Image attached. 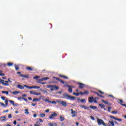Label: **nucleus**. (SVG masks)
I'll return each instance as SVG.
<instances>
[{
  "instance_id": "41",
  "label": "nucleus",
  "mask_w": 126,
  "mask_h": 126,
  "mask_svg": "<svg viewBox=\"0 0 126 126\" xmlns=\"http://www.w3.org/2000/svg\"><path fill=\"white\" fill-rule=\"evenodd\" d=\"M49 103H51V104H57V102L55 101H49Z\"/></svg>"
},
{
  "instance_id": "32",
  "label": "nucleus",
  "mask_w": 126,
  "mask_h": 126,
  "mask_svg": "<svg viewBox=\"0 0 126 126\" xmlns=\"http://www.w3.org/2000/svg\"><path fill=\"white\" fill-rule=\"evenodd\" d=\"M99 106L101 107V108H105V105L103 104H99Z\"/></svg>"
},
{
  "instance_id": "57",
  "label": "nucleus",
  "mask_w": 126,
  "mask_h": 126,
  "mask_svg": "<svg viewBox=\"0 0 126 126\" xmlns=\"http://www.w3.org/2000/svg\"><path fill=\"white\" fill-rule=\"evenodd\" d=\"M111 109H112V108H111V107H108V112H111Z\"/></svg>"
},
{
  "instance_id": "34",
  "label": "nucleus",
  "mask_w": 126,
  "mask_h": 126,
  "mask_svg": "<svg viewBox=\"0 0 126 126\" xmlns=\"http://www.w3.org/2000/svg\"><path fill=\"white\" fill-rule=\"evenodd\" d=\"M35 101H39V99H38L37 98H34L32 100V102H35Z\"/></svg>"
},
{
  "instance_id": "1",
  "label": "nucleus",
  "mask_w": 126,
  "mask_h": 126,
  "mask_svg": "<svg viewBox=\"0 0 126 126\" xmlns=\"http://www.w3.org/2000/svg\"><path fill=\"white\" fill-rule=\"evenodd\" d=\"M8 82L10 83H12V81L10 80V78H8V81H4L2 79H0V83L3 85V86H9V84H8Z\"/></svg>"
},
{
  "instance_id": "7",
  "label": "nucleus",
  "mask_w": 126,
  "mask_h": 126,
  "mask_svg": "<svg viewBox=\"0 0 126 126\" xmlns=\"http://www.w3.org/2000/svg\"><path fill=\"white\" fill-rule=\"evenodd\" d=\"M71 114H72V118H75V117H76L77 115V112H76V111H73V109H71Z\"/></svg>"
},
{
  "instance_id": "25",
  "label": "nucleus",
  "mask_w": 126,
  "mask_h": 126,
  "mask_svg": "<svg viewBox=\"0 0 126 126\" xmlns=\"http://www.w3.org/2000/svg\"><path fill=\"white\" fill-rule=\"evenodd\" d=\"M1 93H3V94H6V95H8V92L7 91H3L1 92Z\"/></svg>"
},
{
  "instance_id": "64",
  "label": "nucleus",
  "mask_w": 126,
  "mask_h": 126,
  "mask_svg": "<svg viewBox=\"0 0 126 126\" xmlns=\"http://www.w3.org/2000/svg\"><path fill=\"white\" fill-rule=\"evenodd\" d=\"M13 124L14 125H16V121L14 120V122H13Z\"/></svg>"
},
{
  "instance_id": "51",
  "label": "nucleus",
  "mask_w": 126,
  "mask_h": 126,
  "mask_svg": "<svg viewBox=\"0 0 126 126\" xmlns=\"http://www.w3.org/2000/svg\"><path fill=\"white\" fill-rule=\"evenodd\" d=\"M8 119H11V118H12L11 114H9L8 116Z\"/></svg>"
},
{
  "instance_id": "44",
  "label": "nucleus",
  "mask_w": 126,
  "mask_h": 126,
  "mask_svg": "<svg viewBox=\"0 0 126 126\" xmlns=\"http://www.w3.org/2000/svg\"><path fill=\"white\" fill-rule=\"evenodd\" d=\"M90 118H91V120H92V121H95V118H94V117L91 116L90 117Z\"/></svg>"
},
{
  "instance_id": "47",
  "label": "nucleus",
  "mask_w": 126,
  "mask_h": 126,
  "mask_svg": "<svg viewBox=\"0 0 126 126\" xmlns=\"http://www.w3.org/2000/svg\"><path fill=\"white\" fill-rule=\"evenodd\" d=\"M52 85H47V88H50L51 89Z\"/></svg>"
},
{
  "instance_id": "17",
  "label": "nucleus",
  "mask_w": 126,
  "mask_h": 126,
  "mask_svg": "<svg viewBox=\"0 0 126 126\" xmlns=\"http://www.w3.org/2000/svg\"><path fill=\"white\" fill-rule=\"evenodd\" d=\"M90 108H91V109H95V110H98V107H97L96 106L90 105Z\"/></svg>"
},
{
  "instance_id": "54",
  "label": "nucleus",
  "mask_w": 126,
  "mask_h": 126,
  "mask_svg": "<svg viewBox=\"0 0 126 126\" xmlns=\"http://www.w3.org/2000/svg\"><path fill=\"white\" fill-rule=\"evenodd\" d=\"M44 78V80H48V79H50V78H49V77H45V78Z\"/></svg>"
},
{
  "instance_id": "42",
  "label": "nucleus",
  "mask_w": 126,
  "mask_h": 126,
  "mask_svg": "<svg viewBox=\"0 0 126 126\" xmlns=\"http://www.w3.org/2000/svg\"><path fill=\"white\" fill-rule=\"evenodd\" d=\"M116 121H118V122H122V121H123V120L121 119H118L116 118V119L115 120Z\"/></svg>"
},
{
  "instance_id": "36",
  "label": "nucleus",
  "mask_w": 126,
  "mask_h": 126,
  "mask_svg": "<svg viewBox=\"0 0 126 126\" xmlns=\"http://www.w3.org/2000/svg\"><path fill=\"white\" fill-rule=\"evenodd\" d=\"M26 69H28V70H33V69L31 67H27L26 68Z\"/></svg>"
},
{
  "instance_id": "48",
  "label": "nucleus",
  "mask_w": 126,
  "mask_h": 126,
  "mask_svg": "<svg viewBox=\"0 0 126 126\" xmlns=\"http://www.w3.org/2000/svg\"><path fill=\"white\" fill-rule=\"evenodd\" d=\"M60 76L61 77H64V78H65L66 79H67L68 78H67V77L65 76H63V75H60Z\"/></svg>"
},
{
  "instance_id": "21",
  "label": "nucleus",
  "mask_w": 126,
  "mask_h": 126,
  "mask_svg": "<svg viewBox=\"0 0 126 126\" xmlns=\"http://www.w3.org/2000/svg\"><path fill=\"white\" fill-rule=\"evenodd\" d=\"M29 76L27 75H21V77H24V78H28Z\"/></svg>"
},
{
  "instance_id": "14",
  "label": "nucleus",
  "mask_w": 126,
  "mask_h": 126,
  "mask_svg": "<svg viewBox=\"0 0 126 126\" xmlns=\"http://www.w3.org/2000/svg\"><path fill=\"white\" fill-rule=\"evenodd\" d=\"M117 101L118 102V103H119V104H121V105H122V104L124 103V101L120 99H117Z\"/></svg>"
},
{
  "instance_id": "23",
  "label": "nucleus",
  "mask_w": 126,
  "mask_h": 126,
  "mask_svg": "<svg viewBox=\"0 0 126 126\" xmlns=\"http://www.w3.org/2000/svg\"><path fill=\"white\" fill-rule=\"evenodd\" d=\"M60 122H63V121H64V117L63 116H60Z\"/></svg>"
},
{
  "instance_id": "39",
  "label": "nucleus",
  "mask_w": 126,
  "mask_h": 126,
  "mask_svg": "<svg viewBox=\"0 0 126 126\" xmlns=\"http://www.w3.org/2000/svg\"><path fill=\"white\" fill-rule=\"evenodd\" d=\"M93 102H94V103H95L96 104H97V103H98V102H97V100H96V97H95L94 98Z\"/></svg>"
},
{
  "instance_id": "2",
  "label": "nucleus",
  "mask_w": 126,
  "mask_h": 126,
  "mask_svg": "<svg viewBox=\"0 0 126 126\" xmlns=\"http://www.w3.org/2000/svg\"><path fill=\"white\" fill-rule=\"evenodd\" d=\"M63 97H62V98H64L65 99H67V100H74L75 99V97L74 96H71L67 94H63Z\"/></svg>"
},
{
  "instance_id": "26",
  "label": "nucleus",
  "mask_w": 126,
  "mask_h": 126,
  "mask_svg": "<svg viewBox=\"0 0 126 126\" xmlns=\"http://www.w3.org/2000/svg\"><path fill=\"white\" fill-rule=\"evenodd\" d=\"M45 116H46V115H45V114H44V113H41L39 115L40 118H44V117H45Z\"/></svg>"
},
{
  "instance_id": "58",
  "label": "nucleus",
  "mask_w": 126,
  "mask_h": 126,
  "mask_svg": "<svg viewBox=\"0 0 126 126\" xmlns=\"http://www.w3.org/2000/svg\"><path fill=\"white\" fill-rule=\"evenodd\" d=\"M48 125H49V126H54V124H52V123H49V124H48Z\"/></svg>"
},
{
  "instance_id": "35",
  "label": "nucleus",
  "mask_w": 126,
  "mask_h": 126,
  "mask_svg": "<svg viewBox=\"0 0 126 126\" xmlns=\"http://www.w3.org/2000/svg\"><path fill=\"white\" fill-rule=\"evenodd\" d=\"M84 94L85 95H88V94H89V92H88V91H85L84 93Z\"/></svg>"
},
{
  "instance_id": "20",
  "label": "nucleus",
  "mask_w": 126,
  "mask_h": 126,
  "mask_svg": "<svg viewBox=\"0 0 126 126\" xmlns=\"http://www.w3.org/2000/svg\"><path fill=\"white\" fill-rule=\"evenodd\" d=\"M80 99H78V100H80ZM80 101L81 102V103H86V100H85V99L83 98L82 99H80Z\"/></svg>"
},
{
  "instance_id": "22",
  "label": "nucleus",
  "mask_w": 126,
  "mask_h": 126,
  "mask_svg": "<svg viewBox=\"0 0 126 126\" xmlns=\"http://www.w3.org/2000/svg\"><path fill=\"white\" fill-rule=\"evenodd\" d=\"M109 123L112 126H115V123H114L113 121H109Z\"/></svg>"
},
{
  "instance_id": "50",
  "label": "nucleus",
  "mask_w": 126,
  "mask_h": 126,
  "mask_svg": "<svg viewBox=\"0 0 126 126\" xmlns=\"http://www.w3.org/2000/svg\"><path fill=\"white\" fill-rule=\"evenodd\" d=\"M41 91H42V92H44V93H46V94H48V92H47L46 91L41 90Z\"/></svg>"
},
{
  "instance_id": "15",
  "label": "nucleus",
  "mask_w": 126,
  "mask_h": 126,
  "mask_svg": "<svg viewBox=\"0 0 126 126\" xmlns=\"http://www.w3.org/2000/svg\"><path fill=\"white\" fill-rule=\"evenodd\" d=\"M101 101L103 102V103H104V104H106L107 105H111V103L108 102V101H106L104 100H101Z\"/></svg>"
},
{
  "instance_id": "52",
  "label": "nucleus",
  "mask_w": 126,
  "mask_h": 126,
  "mask_svg": "<svg viewBox=\"0 0 126 126\" xmlns=\"http://www.w3.org/2000/svg\"><path fill=\"white\" fill-rule=\"evenodd\" d=\"M44 101H45V102H47L48 103H50V102L51 101L49 100L48 99H45L44 100Z\"/></svg>"
},
{
  "instance_id": "31",
  "label": "nucleus",
  "mask_w": 126,
  "mask_h": 126,
  "mask_svg": "<svg viewBox=\"0 0 126 126\" xmlns=\"http://www.w3.org/2000/svg\"><path fill=\"white\" fill-rule=\"evenodd\" d=\"M35 93H36V92H34V91L30 92V94H33V95H35Z\"/></svg>"
},
{
  "instance_id": "63",
  "label": "nucleus",
  "mask_w": 126,
  "mask_h": 126,
  "mask_svg": "<svg viewBox=\"0 0 126 126\" xmlns=\"http://www.w3.org/2000/svg\"><path fill=\"white\" fill-rule=\"evenodd\" d=\"M22 96V97H26V96H27V95L26 94H23Z\"/></svg>"
},
{
  "instance_id": "37",
  "label": "nucleus",
  "mask_w": 126,
  "mask_h": 126,
  "mask_svg": "<svg viewBox=\"0 0 126 126\" xmlns=\"http://www.w3.org/2000/svg\"><path fill=\"white\" fill-rule=\"evenodd\" d=\"M73 95H75V96H79V94L78 93H73Z\"/></svg>"
},
{
  "instance_id": "53",
  "label": "nucleus",
  "mask_w": 126,
  "mask_h": 126,
  "mask_svg": "<svg viewBox=\"0 0 126 126\" xmlns=\"http://www.w3.org/2000/svg\"><path fill=\"white\" fill-rule=\"evenodd\" d=\"M17 74H19L20 76H21V75H23L22 74H21V72H17Z\"/></svg>"
},
{
  "instance_id": "16",
  "label": "nucleus",
  "mask_w": 126,
  "mask_h": 126,
  "mask_svg": "<svg viewBox=\"0 0 126 126\" xmlns=\"http://www.w3.org/2000/svg\"><path fill=\"white\" fill-rule=\"evenodd\" d=\"M17 88H19V89H23L24 87L22 86V85H18L17 86Z\"/></svg>"
},
{
  "instance_id": "13",
  "label": "nucleus",
  "mask_w": 126,
  "mask_h": 126,
  "mask_svg": "<svg viewBox=\"0 0 126 126\" xmlns=\"http://www.w3.org/2000/svg\"><path fill=\"white\" fill-rule=\"evenodd\" d=\"M6 120V118L5 117V116L4 117H2L1 118H0V122H3Z\"/></svg>"
},
{
  "instance_id": "19",
  "label": "nucleus",
  "mask_w": 126,
  "mask_h": 126,
  "mask_svg": "<svg viewBox=\"0 0 126 126\" xmlns=\"http://www.w3.org/2000/svg\"><path fill=\"white\" fill-rule=\"evenodd\" d=\"M79 88H83L84 86H85V85L80 83H79Z\"/></svg>"
},
{
  "instance_id": "6",
  "label": "nucleus",
  "mask_w": 126,
  "mask_h": 126,
  "mask_svg": "<svg viewBox=\"0 0 126 126\" xmlns=\"http://www.w3.org/2000/svg\"><path fill=\"white\" fill-rule=\"evenodd\" d=\"M59 90V87L56 85H52L51 86V89H50L51 91H55V90Z\"/></svg>"
},
{
  "instance_id": "59",
  "label": "nucleus",
  "mask_w": 126,
  "mask_h": 126,
  "mask_svg": "<svg viewBox=\"0 0 126 126\" xmlns=\"http://www.w3.org/2000/svg\"><path fill=\"white\" fill-rule=\"evenodd\" d=\"M38 121L40 122V123H43V120L41 119H39Z\"/></svg>"
},
{
  "instance_id": "45",
  "label": "nucleus",
  "mask_w": 126,
  "mask_h": 126,
  "mask_svg": "<svg viewBox=\"0 0 126 126\" xmlns=\"http://www.w3.org/2000/svg\"><path fill=\"white\" fill-rule=\"evenodd\" d=\"M34 95H36V96H38L39 95H41V93L35 92V94Z\"/></svg>"
},
{
  "instance_id": "62",
  "label": "nucleus",
  "mask_w": 126,
  "mask_h": 126,
  "mask_svg": "<svg viewBox=\"0 0 126 126\" xmlns=\"http://www.w3.org/2000/svg\"><path fill=\"white\" fill-rule=\"evenodd\" d=\"M33 117L37 118V114H33Z\"/></svg>"
},
{
  "instance_id": "40",
  "label": "nucleus",
  "mask_w": 126,
  "mask_h": 126,
  "mask_svg": "<svg viewBox=\"0 0 126 126\" xmlns=\"http://www.w3.org/2000/svg\"><path fill=\"white\" fill-rule=\"evenodd\" d=\"M38 78H40V76H37L33 77V79H38Z\"/></svg>"
},
{
  "instance_id": "38",
  "label": "nucleus",
  "mask_w": 126,
  "mask_h": 126,
  "mask_svg": "<svg viewBox=\"0 0 126 126\" xmlns=\"http://www.w3.org/2000/svg\"><path fill=\"white\" fill-rule=\"evenodd\" d=\"M110 118H111V119H113V120H116L117 119V118L114 117L113 116L110 115Z\"/></svg>"
},
{
  "instance_id": "61",
  "label": "nucleus",
  "mask_w": 126,
  "mask_h": 126,
  "mask_svg": "<svg viewBox=\"0 0 126 126\" xmlns=\"http://www.w3.org/2000/svg\"><path fill=\"white\" fill-rule=\"evenodd\" d=\"M42 98H43V96H40L38 100H39V101H40V100H41Z\"/></svg>"
},
{
  "instance_id": "30",
  "label": "nucleus",
  "mask_w": 126,
  "mask_h": 126,
  "mask_svg": "<svg viewBox=\"0 0 126 126\" xmlns=\"http://www.w3.org/2000/svg\"><path fill=\"white\" fill-rule=\"evenodd\" d=\"M15 68L16 70H18V69H19V67L17 65H15Z\"/></svg>"
},
{
  "instance_id": "55",
  "label": "nucleus",
  "mask_w": 126,
  "mask_h": 126,
  "mask_svg": "<svg viewBox=\"0 0 126 126\" xmlns=\"http://www.w3.org/2000/svg\"><path fill=\"white\" fill-rule=\"evenodd\" d=\"M112 114H118V111H112Z\"/></svg>"
},
{
  "instance_id": "5",
  "label": "nucleus",
  "mask_w": 126,
  "mask_h": 126,
  "mask_svg": "<svg viewBox=\"0 0 126 126\" xmlns=\"http://www.w3.org/2000/svg\"><path fill=\"white\" fill-rule=\"evenodd\" d=\"M57 103H59V104L62 105L63 107H66V102L60 100H57Z\"/></svg>"
},
{
  "instance_id": "3",
  "label": "nucleus",
  "mask_w": 126,
  "mask_h": 126,
  "mask_svg": "<svg viewBox=\"0 0 126 126\" xmlns=\"http://www.w3.org/2000/svg\"><path fill=\"white\" fill-rule=\"evenodd\" d=\"M97 124L98 126H107V124H105V122L103 120L98 119V118H97Z\"/></svg>"
},
{
  "instance_id": "49",
  "label": "nucleus",
  "mask_w": 126,
  "mask_h": 126,
  "mask_svg": "<svg viewBox=\"0 0 126 126\" xmlns=\"http://www.w3.org/2000/svg\"><path fill=\"white\" fill-rule=\"evenodd\" d=\"M22 96L18 97L17 99L18 100H22Z\"/></svg>"
},
{
  "instance_id": "28",
  "label": "nucleus",
  "mask_w": 126,
  "mask_h": 126,
  "mask_svg": "<svg viewBox=\"0 0 126 126\" xmlns=\"http://www.w3.org/2000/svg\"><path fill=\"white\" fill-rule=\"evenodd\" d=\"M7 65H8V66H11L13 65V63H7Z\"/></svg>"
},
{
  "instance_id": "10",
  "label": "nucleus",
  "mask_w": 126,
  "mask_h": 126,
  "mask_svg": "<svg viewBox=\"0 0 126 126\" xmlns=\"http://www.w3.org/2000/svg\"><path fill=\"white\" fill-rule=\"evenodd\" d=\"M66 87L68 88V92H69L70 93H72V89L71 88V86L66 85Z\"/></svg>"
},
{
  "instance_id": "60",
  "label": "nucleus",
  "mask_w": 126,
  "mask_h": 126,
  "mask_svg": "<svg viewBox=\"0 0 126 126\" xmlns=\"http://www.w3.org/2000/svg\"><path fill=\"white\" fill-rule=\"evenodd\" d=\"M7 112H8V110H4L3 111V113H7Z\"/></svg>"
},
{
  "instance_id": "43",
  "label": "nucleus",
  "mask_w": 126,
  "mask_h": 126,
  "mask_svg": "<svg viewBox=\"0 0 126 126\" xmlns=\"http://www.w3.org/2000/svg\"><path fill=\"white\" fill-rule=\"evenodd\" d=\"M8 103V100H7V99H6V100H5V106H7Z\"/></svg>"
},
{
  "instance_id": "12",
  "label": "nucleus",
  "mask_w": 126,
  "mask_h": 126,
  "mask_svg": "<svg viewBox=\"0 0 126 126\" xmlns=\"http://www.w3.org/2000/svg\"><path fill=\"white\" fill-rule=\"evenodd\" d=\"M94 100V97L93 96L89 97V103H93Z\"/></svg>"
},
{
  "instance_id": "9",
  "label": "nucleus",
  "mask_w": 126,
  "mask_h": 126,
  "mask_svg": "<svg viewBox=\"0 0 126 126\" xmlns=\"http://www.w3.org/2000/svg\"><path fill=\"white\" fill-rule=\"evenodd\" d=\"M53 78H55V79H56V80H58V81H59V82H61L63 84H64V82H63V81L61 80V79H60L58 77H53Z\"/></svg>"
},
{
  "instance_id": "27",
  "label": "nucleus",
  "mask_w": 126,
  "mask_h": 126,
  "mask_svg": "<svg viewBox=\"0 0 126 126\" xmlns=\"http://www.w3.org/2000/svg\"><path fill=\"white\" fill-rule=\"evenodd\" d=\"M25 114L26 115H29V112H28V109H25Z\"/></svg>"
},
{
  "instance_id": "46",
  "label": "nucleus",
  "mask_w": 126,
  "mask_h": 126,
  "mask_svg": "<svg viewBox=\"0 0 126 126\" xmlns=\"http://www.w3.org/2000/svg\"><path fill=\"white\" fill-rule=\"evenodd\" d=\"M9 102H10V104H11V105H13V103H14V101H13V100H9Z\"/></svg>"
},
{
  "instance_id": "24",
  "label": "nucleus",
  "mask_w": 126,
  "mask_h": 126,
  "mask_svg": "<svg viewBox=\"0 0 126 126\" xmlns=\"http://www.w3.org/2000/svg\"><path fill=\"white\" fill-rule=\"evenodd\" d=\"M5 74L2 72V71L0 70V76H4Z\"/></svg>"
},
{
  "instance_id": "8",
  "label": "nucleus",
  "mask_w": 126,
  "mask_h": 126,
  "mask_svg": "<svg viewBox=\"0 0 126 126\" xmlns=\"http://www.w3.org/2000/svg\"><path fill=\"white\" fill-rule=\"evenodd\" d=\"M57 116H58L57 113H53L50 116H49V119H50V120H54V117H57Z\"/></svg>"
},
{
  "instance_id": "29",
  "label": "nucleus",
  "mask_w": 126,
  "mask_h": 126,
  "mask_svg": "<svg viewBox=\"0 0 126 126\" xmlns=\"http://www.w3.org/2000/svg\"><path fill=\"white\" fill-rule=\"evenodd\" d=\"M36 82H37V83H40V84L42 83V82H41V80H40V79H36Z\"/></svg>"
},
{
  "instance_id": "11",
  "label": "nucleus",
  "mask_w": 126,
  "mask_h": 126,
  "mask_svg": "<svg viewBox=\"0 0 126 126\" xmlns=\"http://www.w3.org/2000/svg\"><path fill=\"white\" fill-rule=\"evenodd\" d=\"M9 92L11 94H13V95H17V94H19L20 93V92L19 91H14V92L9 91Z\"/></svg>"
},
{
  "instance_id": "18",
  "label": "nucleus",
  "mask_w": 126,
  "mask_h": 126,
  "mask_svg": "<svg viewBox=\"0 0 126 126\" xmlns=\"http://www.w3.org/2000/svg\"><path fill=\"white\" fill-rule=\"evenodd\" d=\"M81 107L83 108V109H85V110H89V107H88V106L82 105Z\"/></svg>"
},
{
  "instance_id": "56",
  "label": "nucleus",
  "mask_w": 126,
  "mask_h": 126,
  "mask_svg": "<svg viewBox=\"0 0 126 126\" xmlns=\"http://www.w3.org/2000/svg\"><path fill=\"white\" fill-rule=\"evenodd\" d=\"M1 99H2V100H5V97L4 96H1Z\"/></svg>"
},
{
  "instance_id": "33",
  "label": "nucleus",
  "mask_w": 126,
  "mask_h": 126,
  "mask_svg": "<svg viewBox=\"0 0 126 126\" xmlns=\"http://www.w3.org/2000/svg\"><path fill=\"white\" fill-rule=\"evenodd\" d=\"M0 105H1L2 107H6V106L4 104H3V103L2 102H0Z\"/></svg>"
},
{
  "instance_id": "4",
  "label": "nucleus",
  "mask_w": 126,
  "mask_h": 126,
  "mask_svg": "<svg viewBox=\"0 0 126 126\" xmlns=\"http://www.w3.org/2000/svg\"><path fill=\"white\" fill-rule=\"evenodd\" d=\"M24 87H26V88H28L29 89H32V88H34L35 89H39L40 88V86H31L29 87L26 85H24Z\"/></svg>"
}]
</instances>
